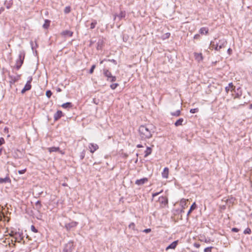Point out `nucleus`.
I'll return each instance as SVG.
<instances>
[{
	"instance_id": "nucleus-1",
	"label": "nucleus",
	"mask_w": 252,
	"mask_h": 252,
	"mask_svg": "<svg viewBox=\"0 0 252 252\" xmlns=\"http://www.w3.org/2000/svg\"><path fill=\"white\" fill-rule=\"evenodd\" d=\"M151 125H141L138 129L140 138L141 140L146 141L152 137L154 131Z\"/></svg>"
},
{
	"instance_id": "nucleus-2",
	"label": "nucleus",
	"mask_w": 252,
	"mask_h": 252,
	"mask_svg": "<svg viewBox=\"0 0 252 252\" xmlns=\"http://www.w3.org/2000/svg\"><path fill=\"white\" fill-rule=\"evenodd\" d=\"M25 57V52L24 51H20L18 56V59L16 61V64L14 67L16 70H19L22 64H23L24 61Z\"/></svg>"
},
{
	"instance_id": "nucleus-3",
	"label": "nucleus",
	"mask_w": 252,
	"mask_h": 252,
	"mask_svg": "<svg viewBox=\"0 0 252 252\" xmlns=\"http://www.w3.org/2000/svg\"><path fill=\"white\" fill-rule=\"evenodd\" d=\"M103 74L107 78L106 80L107 81L113 82L116 81V77L112 75L111 72L108 69L104 68L103 69Z\"/></svg>"
},
{
	"instance_id": "nucleus-4",
	"label": "nucleus",
	"mask_w": 252,
	"mask_h": 252,
	"mask_svg": "<svg viewBox=\"0 0 252 252\" xmlns=\"http://www.w3.org/2000/svg\"><path fill=\"white\" fill-rule=\"evenodd\" d=\"M74 248V242L73 241H69L65 244L63 252H72Z\"/></svg>"
},
{
	"instance_id": "nucleus-5",
	"label": "nucleus",
	"mask_w": 252,
	"mask_h": 252,
	"mask_svg": "<svg viewBox=\"0 0 252 252\" xmlns=\"http://www.w3.org/2000/svg\"><path fill=\"white\" fill-rule=\"evenodd\" d=\"M227 43L226 40L224 39L220 40L219 43L216 44L215 50L219 51L220 49L225 47Z\"/></svg>"
},
{
	"instance_id": "nucleus-6",
	"label": "nucleus",
	"mask_w": 252,
	"mask_h": 252,
	"mask_svg": "<svg viewBox=\"0 0 252 252\" xmlns=\"http://www.w3.org/2000/svg\"><path fill=\"white\" fill-rule=\"evenodd\" d=\"M78 222L74 221H72L70 222L66 223L65 224L64 227L66 229L67 231H70L72 229L74 228L78 225Z\"/></svg>"
},
{
	"instance_id": "nucleus-7",
	"label": "nucleus",
	"mask_w": 252,
	"mask_h": 252,
	"mask_svg": "<svg viewBox=\"0 0 252 252\" xmlns=\"http://www.w3.org/2000/svg\"><path fill=\"white\" fill-rule=\"evenodd\" d=\"M32 77H31L30 79L27 81L24 88L21 91L22 94H24L26 91L30 90L31 89L32 85L31 84L32 81Z\"/></svg>"
},
{
	"instance_id": "nucleus-8",
	"label": "nucleus",
	"mask_w": 252,
	"mask_h": 252,
	"mask_svg": "<svg viewBox=\"0 0 252 252\" xmlns=\"http://www.w3.org/2000/svg\"><path fill=\"white\" fill-rule=\"evenodd\" d=\"M14 238L15 241L20 243L23 239V233L19 232L14 233Z\"/></svg>"
},
{
	"instance_id": "nucleus-9",
	"label": "nucleus",
	"mask_w": 252,
	"mask_h": 252,
	"mask_svg": "<svg viewBox=\"0 0 252 252\" xmlns=\"http://www.w3.org/2000/svg\"><path fill=\"white\" fill-rule=\"evenodd\" d=\"M73 32L68 30H64L61 32V35L63 37H72Z\"/></svg>"
},
{
	"instance_id": "nucleus-10",
	"label": "nucleus",
	"mask_w": 252,
	"mask_h": 252,
	"mask_svg": "<svg viewBox=\"0 0 252 252\" xmlns=\"http://www.w3.org/2000/svg\"><path fill=\"white\" fill-rule=\"evenodd\" d=\"M90 152L94 153L95 151L98 149V146L96 144L90 143L89 145Z\"/></svg>"
},
{
	"instance_id": "nucleus-11",
	"label": "nucleus",
	"mask_w": 252,
	"mask_h": 252,
	"mask_svg": "<svg viewBox=\"0 0 252 252\" xmlns=\"http://www.w3.org/2000/svg\"><path fill=\"white\" fill-rule=\"evenodd\" d=\"M235 87L233 85V83L231 82L225 88V90L226 92L228 93L229 91L235 92Z\"/></svg>"
},
{
	"instance_id": "nucleus-12",
	"label": "nucleus",
	"mask_w": 252,
	"mask_h": 252,
	"mask_svg": "<svg viewBox=\"0 0 252 252\" xmlns=\"http://www.w3.org/2000/svg\"><path fill=\"white\" fill-rule=\"evenodd\" d=\"M148 179L147 178H143L137 180L135 181V184L138 186H141L147 182Z\"/></svg>"
},
{
	"instance_id": "nucleus-13",
	"label": "nucleus",
	"mask_w": 252,
	"mask_h": 252,
	"mask_svg": "<svg viewBox=\"0 0 252 252\" xmlns=\"http://www.w3.org/2000/svg\"><path fill=\"white\" fill-rule=\"evenodd\" d=\"M62 116H63V114L62 111L58 110L57 112L54 115V120L57 121L60 119Z\"/></svg>"
},
{
	"instance_id": "nucleus-14",
	"label": "nucleus",
	"mask_w": 252,
	"mask_h": 252,
	"mask_svg": "<svg viewBox=\"0 0 252 252\" xmlns=\"http://www.w3.org/2000/svg\"><path fill=\"white\" fill-rule=\"evenodd\" d=\"M126 13L125 11H121L118 15H115L114 20H116L117 17L119 20L124 18L126 17Z\"/></svg>"
},
{
	"instance_id": "nucleus-15",
	"label": "nucleus",
	"mask_w": 252,
	"mask_h": 252,
	"mask_svg": "<svg viewBox=\"0 0 252 252\" xmlns=\"http://www.w3.org/2000/svg\"><path fill=\"white\" fill-rule=\"evenodd\" d=\"M22 153L20 150L16 149L13 153V157L15 158H21Z\"/></svg>"
},
{
	"instance_id": "nucleus-16",
	"label": "nucleus",
	"mask_w": 252,
	"mask_h": 252,
	"mask_svg": "<svg viewBox=\"0 0 252 252\" xmlns=\"http://www.w3.org/2000/svg\"><path fill=\"white\" fill-rule=\"evenodd\" d=\"M13 4V0H5L4 2V5L8 9H10Z\"/></svg>"
},
{
	"instance_id": "nucleus-17",
	"label": "nucleus",
	"mask_w": 252,
	"mask_h": 252,
	"mask_svg": "<svg viewBox=\"0 0 252 252\" xmlns=\"http://www.w3.org/2000/svg\"><path fill=\"white\" fill-rule=\"evenodd\" d=\"M158 200L159 203L164 206H165L168 203V199L166 197L164 196L159 197Z\"/></svg>"
},
{
	"instance_id": "nucleus-18",
	"label": "nucleus",
	"mask_w": 252,
	"mask_h": 252,
	"mask_svg": "<svg viewBox=\"0 0 252 252\" xmlns=\"http://www.w3.org/2000/svg\"><path fill=\"white\" fill-rule=\"evenodd\" d=\"M169 169L168 167H165L162 172V177L163 178L167 179L168 177Z\"/></svg>"
},
{
	"instance_id": "nucleus-19",
	"label": "nucleus",
	"mask_w": 252,
	"mask_h": 252,
	"mask_svg": "<svg viewBox=\"0 0 252 252\" xmlns=\"http://www.w3.org/2000/svg\"><path fill=\"white\" fill-rule=\"evenodd\" d=\"M48 150L50 153L59 152L60 153H62V151H60V148L59 147H50L48 148Z\"/></svg>"
},
{
	"instance_id": "nucleus-20",
	"label": "nucleus",
	"mask_w": 252,
	"mask_h": 252,
	"mask_svg": "<svg viewBox=\"0 0 252 252\" xmlns=\"http://www.w3.org/2000/svg\"><path fill=\"white\" fill-rule=\"evenodd\" d=\"M194 56L196 60L198 62L202 61L203 58L201 53H194Z\"/></svg>"
},
{
	"instance_id": "nucleus-21",
	"label": "nucleus",
	"mask_w": 252,
	"mask_h": 252,
	"mask_svg": "<svg viewBox=\"0 0 252 252\" xmlns=\"http://www.w3.org/2000/svg\"><path fill=\"white\" fill-rule=\"evenodd\" d=\"M209 29L206 27H202L199 30V33L201 34H205V35L208 33Z\"/></svg>"
},
{
	"instance_id": "nucleus-22",
	"label": "nucleus",
	"mask_w": 252,
	"mask_h": 252,
	"mask_svg": "<svg viewBox=\"0 0 252 252\" xmlns=\"http://www.w3.org/2000/svg\"><path fill=\"white\" fill-rule=\"evenodd\" d=\"M177 244H178V241H175L167 247L166 250H168L169 249H174L176 247Z\"/></svg>"
},
{
	"instance_id": "nucleus-23",
	"label": "nucleus",
	"mask_w": 252,
	"mask_h": 252,
	"mask_svg": "<svg viewBox=\"0 0 252 252\" xmlns=\"http://www.w3.org/2000/svg\"><path fill=\"white\" fill-rule=\"evenodd\" d=\"M11 180L8 177H6L5 178H0V184L5 183H10Z\"/></svg>"
},
{
	"instance_id": "nucleus-24",
	"label": "nucleus",
	"mask_w": 252,
	"mask_h": 252,
	"mask_svg": "<svg viewBox=\"0 0 252 252\" xmlns=\"http://www.w3.org/2000/svg\"><path fill=\"white\" fill-rule=\"evenodd\" d=\"M62 107L64 109H69L72 107V104L71 102H67L63 104Z\"/></svg>"
},
{
	"instance_id": "nucleus-25",
	"label": "nucleus",
	"mask_w": 252,
	"mask_h": 252,
	"mask_svg": "<svg viewBox=\"0 0 252 252\" xmlns=\"http://www.w3.org/2000/svg\"><path fill=\"white\" fill-rule=\"evenodd\" d=\"M51 21L48 19H46L44 21V23L42 26V27L45 29H47L50 26Z\"/></svg>"
},
{
	"instance_id": "nucleus-26",
	"label": "nucleus",
	"mask_w": 252,
	"mask_h": 252,
	"mask_svg": "<svg viewBox=\"0 0 252 252\" xmlns=\"http://www.w3.org/2000/svg\"><path fill=\"white\" fill-rule=\"evenodd\" d=\"M188 201V199H185L184 198H182L180 201V205L183 209H185L187 206V201Z\"/></svg>"
},
{
	"instance_id": "nucleus-27",
	"label": "nucleus",
	"mask_w": 252,
	"mask_h": 252,
	"mask_svg": "<svg viewBox=\"0 0 252 252\" xmlns=\"http://www.w3.org/2000/svg\"><path fill=\"white\" fill-rule=\"evenodd\" d=\"M152 149L151 147H147L146 150L145 151L144 157L146 158L151 154Z\"/></svg>"
},
{
	"instance_id": "nucleus-28",
	"label": "nucleus",
	"mask_w": 252,
	"mask_h": 252,
	"mask_svg": "<svg viewBox=\"0 0 252 252\" xmlns=\"http://www.w3.org/2000/svg\"><path fill=\"white\" fill-rule=\"evenodd\" d=\"M196 208V205L195 202H194L190 207L189 211L187 213V217H188L189 214L192 212L193 210H194Z\"/></svg>"
},
{
	"instance_id": "nucleus-29",
	"label": "nucleus",
	"mask_w": 252,
	"mask_h": 252,
	"mask_svg": "<svg viewBox=\"0 0 252 252\" xmlns=\"http://www.w3.org/2000/svg\"><path fill=\"white\" fill-rule=\"evenodd\" d=\"M183 121L184 119L183 118H180L175 123V126H178L182 125Z\"/></svg>"
},
{
	"instance_id": "nucleus-30",
	"label": "nucleus",
	"mask_w": 252,
	"mask_h": 252,
	"mask_svg": "<svg viewBox=\"0 0 252 252\" xmlns=\"http://www.w3.org/2000/svg\"><path fill=\"white\" fill-rule=\"evenodd\" d=\"M35 207H36V209L38 211H39L41 209V207H42V205L41 204V202L39 200H38L35 203Z\"/></svg>"
},
{
	"instance_id": "nucleus-31",
	"label": "nucleus",
	"mask_w": 252,
	"mask_h": 252,
	"mask_svg": "<svg viewBox=\"0 0 252 252\" xmlns=\"http://www.w3.org/2000/svg\"><path fill=\"white\" fill-rule=\"evenodd\" d=\"M97 24V21L95 19H92V23L90 24V29H94L96 25Z\"/></svg>"
},
{
	"instance_id": "nucleus-32",
	"label": "nucleus",
	"mask_w": 252,
	"mask_h": 252,
	"mask_svg": "<svg viewBox=\"0 0 252 252\" xmlns=\"http://www.w3.org/2000/svg\"><path fill=\"white\" fill-rule=\"evenodd\" d=\"M171 115L172 116H179L181 115V111L180 110H177L175 112H171Z\"/></svg>"
},
{
	"instance_id": "nucleus-33",
	"label": "nucleus",
	"mask_w": 252,
	"mask_h": 252,
	"mask_svg": "<svg viewBox=\"0 0 252 252\" xmlns=\"http://www.w3.org/2000/svg\"><path fill=\"white\" fill-rule=\"evenodd\" d=\"M104 61H109V62H111L113 63L115 65H116L117 64V61L115 60H114V59H111V60H110V59H109V60L104 59L103 60L101 61L100 63H102Z\"/></svg>"
},
{
	"instance_id": "nucleus-34",
	"label": "nucleus",
	"mask_w": 252,
	"mask_h": 252,
	"mask_svg": "<svg viewBox=\"0 0 252 252\" xmlns=\"http://www.w3.org/2000/svg\"><path fill=\"white\" fill-rule=\"evenodd\" d=\"M71 11V7L69 6H66L64 9V12L65 14H68Z\"/></svg>"
},
{
	"instance_id": "nucleus-35",
	"label": "nucleus",
	"mask_w": 252,
	"mask_h": 252,
	"mask_svg": "<svg viewBox=\"0 0 252 252\" xmlns=\"http://www.w3.org/2000/svg\"><path fill=\"white\" fill-rule=\"evenodd\" d=\"M252 232L251 229L249 227H247L246 229L244 230L243 233L245 234H250Z\"/></svg>"
},
{
	"instance_id": "nucleus-36",
	"label": "nucleus",
	"mask_w": 252,
	"mask_h": 252,
	"mask_svg": "<svg viewBox=\"0 0 252 252\" xmlns=\"http://www.w3.org/2000/svg\"><path fill=\"white\" fill-rule=\"evenodd\" d=\"M85 153H86V151L85 150H84L81 153H80V158L81 160H82L84 159L85 156Z\"/></svg>"
},
{
	"instance_id": "nucleus-37",
	"label": "nucleus",
	"mask_w": 252,
	"mask_h": 252,
	"mask_svg": "<svg viewBox=\"0 0 252 252\" xmlns=\"http://www.w3.org/2000/svg\"><path fill=\"white\" fill-rule=\"evenodd\" d=\"M214 248L213 247H209L207 248H206L204 250V252H212V250Z\"/></svg>"
},
{
	"instance_id": "nucleus-38",
	"label": "nucleus",
	"mask_w": 252,
	"mask_h": 252,
	"mask_svg": "<svg viewBox=\"0 0 252 252\" xmlns=\"http://www.w3.org/2000/svg\"><path fill=\"white\" fill-rule=\"evenodd\" d=\"M52 95V92L50 90H47L46 92V95L48 98H50Z\"/></svg>"
},
{
	"instance_id": "nucleus-39",
	"label": "nucleus",
	"mask_w": 252,
	"mask_h": 252,
	"mask_svg": "<svg viewBox=\"0 0 252 252\" xmlns=\"http://www.w3.org/2000/svg\"><path fill=\"white\" fill-rule=\"evenodd\" d=\"M119 85L118 83H114L112 84L110 87L111 89L115 90Z\"/></svg>"
},
{
	"instance_id": "nucleus-40",
	"label": "nucleus",
	"mask_w": 252,
	"mask_h": 252,
	"mask_svg": "<svg viewBox=\"0 0 252 252\" xmlns=\"http://www.w3.org/2000/svg\"><path fill=\"white\" fill-rule=\"evenodd\" d=\"M199 111V109L198 108H193V109H191L189 111L190 113H197Z\"/></svg>"
},
{
	"instance_id": "nucleus-41",
	"label": "nucleus",
	"mask_w": 252,
	"mask_h": 252,
	"mask_svg": "<svg viewBox=\"0 0 252 252\" xmlns=\"http://www.w3.org/2000/svg\"><path fill=\"white\" fill-rule=\"evenodd\" d=\"M95 64L93 65L89 70V73L92 74L94 72V69H95Z\"/></svg>"
},
{
	"instance_id": "nucleus-42",
	"label": "nucleus",
	"mask_w": 252,
	"mask_h": 252,
	"mask_svg": "<svg viewBox=\"0 0 252 252\" xmlns=\"http://www.w3.org/2000/svg\"><path fill=\"white\" fill-rule=\"evenodd\" d=\"M128 227L130 229H132L133 230H134L135 229V224L133 222H131L129 225Z\"/></svg>"
},
{
	"instance_id": "nucleus-43",
	"label": "nucleus",
	"mask_w": 252,
	"mask_h": 252,
	"mask_svg": "<svg viewBox=\"0 0 252 252\" xmlns=\"http://www.w3.org/2000/svg\"><path fill=\"white\" fill-rule=\"evenodd\" d=\"M31 230L32 232H34V233H37L38 232V230L35 227V226L33 225H32L31 226Z\"/></svg>"
},
{
	"instance_id": "nucleus-44",
	"label": "nucleus",
	"mask_w": 252,
	"mask_h": 252,
	"mask_svg": "<svg viewBox=\"0 0 252 252\" xmlns=\"http://www.w3.org/2000/svg\"><path fill=\"white\" fill-rule=\"evenodd\" d=\"M26 171H27V169L25 168L24 169L19 170L18 173L19 174H23L25 173L26 172Z\"/></svg>"
},
{
	"instance_id": "nucleus-45",
	"label": "nucleus",
	"mask_w": 252,
	"mask_h": 252,
	"mask_svg": "<svg viewBox=\"0 0 252 252\" xmlns=\"http://www.w3.org/2000/svg\"><path fill=\"white\" fill-rule=\"evenodd\" d=\"M5 140L4 139L3 137L0 138V146H1L2 144H4Z\"/></svg>"
},
{
	"instance_id": "nucleus-46",
	"label": "nucleus",
	"mask_w": 252,
	"mask_h": 252,
	"mask_svg": "<svg viewBox=\"0 0 252 252\" xmlns=\"http://www.w3.org/2000/svg\"><path fill=\"white\" fill-rule=\"evenodd\" d=\"M244 105V104H240L238 105L233 106L232 108L234 109H238L241 106H243Z\"/></svg>"
},
{
	"instance_id": "nucleus-47",
	"label": "nucleus",
	"mask_w": 252,
	"mask_h": 252,
	"mask_svg": "<svg viewBox=\"0 0 252 252\" xmlns=\"http://www.w3.org/2000/svg\"><path fill=\"white\" fill-rule=\"evenodd\" d=\"M224 199V198L222 200V201H224L226 203H228V202L231 203V200H233L234 198L233 197H231V199H226V200H225Z\"/></svg>"
},
{
	"instance_id": "nucleus-48",
	"label": "nucleus",
	"mask_w": 252,
	"mask_h": 252,
	"mask_svg": "<svg viewBox=\"0 0 252 252\" xmlns=\"http://www.w3.org/2000/svg\"><path fill=\"white\" fill-rule=\"evenodd\" d=\"M210 46L212 48H214L215 49V47L216 46V44H215L214 42L211 41L210 43Z\"/></svg>"
},
{
	"instance_id": "nucleus-49",
	"label": "nucleus",
	"mask_w": 252,
	"mask_h": 252,
	"mask_svg": "<svg viewBox=\"0 0 252 252\" xmlns=\"http://www.w3.org/2000/svg\"><path fill=\"white\" fill-rule=\"evenodd\" d=\"M231 230L233 232H237L239 231V229L236 227H233L232 228Z\"/></svg>"
},
{
	"instance_id": "nucleus-50",
	"label": "nucleus",
	"mask_w": 252,
	"mask_h": 252,
	"mask_svg": "<svg viewBox=\"0 0 252 252\" xmlns=\"http://www.w3.org/2000/svg\"><path fill=\"white\" fill-rule=\"evenodd\" d=\"M151 231V229H150V228H147V229H144L143 231V232L147 233H149Z\"/></svg>"
},
{
	"instance_id": "nucleus-51",
	"label": "nucleus",
	"mask_w": 252,
	"mask_h": 252,
	"mask_svg": "<svg viewBox=\"0 0 252 252\" xmlns=\"http://www.w3.org/2000/svg\"><path fill=\"white\" fill-rule=\"evenodd\" d=\"M162 191V190L160 191V192H155V193H153L152 194V196L153 197L158 195L160 193H161V192Z\"/></svg>"
},
{
	"instance_id": "nucleus-52",
	"label": "nucleus",
	"mask_w": 252,
	"mask_h": 252,
	"mask_svg": "<svg viewBox=\"0 0 252 252\" xmlns=\"http://www.w3.org/2000/svg\"><path fill=\"white\" fill-rule=\"evenodd\" d=\"M193 246L196 248H199L200 246V245L199 243H194Z\"/></svg>"
},
{
	"instance_id": "nucleus-53",
	"label": "nucleus",
	"mask_w": 252,
	"mask_h": 252,
	"mask_svg": "<svg viewBox=\"0 0 252 252\" xmlns=\"http://www.w3.org/2000/svg\"><path fill=\"white\" fill-rule=\"evenodd\" d=\"M232 50L231 48H228L227 50V53L229 55H231L232 54Z\"/></svg>"
},
{
	"instance_id": "nucleus-54",
	"label": "nucleus",
	"mask_w": 252,
	"mask_h": 252,
	"mask_svg": "<svg viewBox=\"0 0 252 252\" xmlns=\"http://www.w3.org/2000/svg\"><path fill=\"white\" fill-rule=\"evenodd\" d=\"M15 232H14L13 231H12L9 234V235L11 236V237H12L13 238H14V233Z\"/></svg>"
},
{
	"instance_id": "nucleus-55",
	"label": "nucleus",
	"mask_w": 252,
	"mask_h": 252,
	"mask_svg": "<svg viewBox=\"0 0 252 252\" xmlns=\"http://www.w3.org/2000/svg\"><path fill=\"white\" fill-rule=\"evenodd\" d=\"M4 11V8L3 7H1L0 8V14Z\"/></svg>"
},
{
	"instance_id": "nucleus-56",
	"label": "nucleus",
	"mask_w": 252,
	"mask_h": 252,
	"mask_svg": "<svg viewBox=\"0 0 252 252\" xmlns=\"http://www.w3.org/2000/svg\"><path fill=\"white\" fill-rule=\"evenodd\" d=\"M200 36V35L198 34H195L194 36V39H197L198 38H199V37Z\"/></svg>"
},
{
	"instance_id": "nucleus-57",
	"label": "nucleus",
	"mask_w": 252,
	"mask_h": 252,
	"mask_svg": "<svg viewBox=\"0 0 252 252\" xmlns=\"http://www.w3.org/2000/svg\"><path fill=\"white\" fill-rule=\"evenodd\" d=\"M30 43H31V45L32 46V49L33 50V48L34 47H33V42L32 41H31Z\"/></svg>"
},
{
	"instance_id": "nucleus-58",
	"label": "nucleus",
	"mask_w": 252,
	"mask_h": 252,
	"mask_svg": "<svg viewBox=\"0 0 252 252\" xmlns=\"http://www.w3.org/2000/svg\"><path fill=\"white\" fill-rule=\"evenodd\" d=\"M136 147H137V148H142V147H143V146L142 145H141V144H138V145L136 146Z\"/></svg>"
},
{
	"instance_id": "nucleus-59",
	"label": "nucleus",
	"mask_w": 252,
	"mask_h": 252,
	"mask_svg": "<svg viewBox=\"0 0 252 252\" xmlns=\"http://www.w3.org/2000/svg\"><path fill=\"white\" fill-rule=\"evenodd\" d=\"M57 91L58 92H61V91H62V89H61V88H58L57 89Z\"/></svg>"
},
{
	"instance_id": "nucleus-60",
	"label": "nucleus",
	"mask_w": 252,
	"mask_h": 252,
	"mask_svg": "<svg viewBox=\"0 0 252 252\" xmlns=\"http://www.w3.org/2000/svg\"><path fill=\"white\" fill-rule=\"evenodd\" d=\"M239 97V95L238 94H237L234 97V99Z\"/></svg>"
},
{
	"instance_id": "nucleus-61",
	"label": "nucleus",
	"mask_w": 252,
	"mask_h": 252,
	"mask_svg": "<svg viewBox=\"0 0 252 252\" xmlns=\"http://www.w3.org/2000/svg\"><path fill=\"white\" fill-rule=\"evenodd\" d=\"M250 109H252V104H251L249 106Z\"/></svg>"
},
{
	"instance_id": "nucleus-62",
	"label": "nucleus",
	"mask_w": 252,
	"mask_h": 252,
	"mask_svg": "<svg viewBox=\"0 0 252 252\" xmlns=\"http://www.w3.org/2000/svg\"><path fill=\"white\" fill-rule=\"evenodd\" d=\"M184 209H183V208H182V209L181 210V213H182L184 212Z\"/></svg>"
},
{
	"instance_id": "nucleus-63",
	"label": "nucleus",
	"mask_w": 252,
	"mask_h": 252,
	"mask_svg": "<svg viewBox=\"0 0 252 252\" xmlns=\"http://www.w3.org/2000/svg\"><path fill=\"white\" fill-rule=\"evenodd\" d=\"M2 154V149H0V156Z\"/></svg>"
},
{
	"instance_id": "nucleus-64",
	"label": "nucleus",
	"mask_w": 252,
	"mask_h": 252,
	"mask_svg": "<svg viewBox=\"0 0 252 252\" xmlns=\"http://www.w3.org/2000/svg\"><path fill=\"white\" fill-rule=\"evenodd\" d=\"M4 130L5 131H7L8 130V128L7 127H5L4 129Z\"/></svg>"
}]
</instances>
